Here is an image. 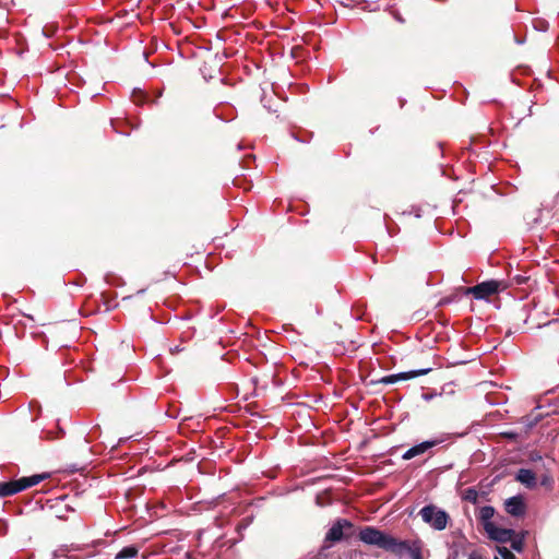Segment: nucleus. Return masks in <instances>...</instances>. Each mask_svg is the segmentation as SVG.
<instances>
[{"label": "nucleus", "mask_w": 559, "mask_h": 559, "mask_svg": "<svg viewBox=\"0 0 559 559\" xmlns=\"http://www.w3.org/2000/svg\"><path fill=\"white\" fill-rule=\"evenodd\" d=\"M359 539L366 545L377 546L395 556H403L407 552L412 559H424L421 542L401 540L373 526H365L359 531Z\"/></svg>", "instance_id": "nucleus-1"}, {"label": "nucleus", "mask_w": 559, "mask_h": 559, "mask_svg": "<svg viewBox=\"0 0 559 559\" xmlns=\"http://www.w3.org/2000/svg\"><path fill=\"white\" fill-rule=\"evenodd\" d=\"M49 473L35 474L28 477H21L19 479L0 483V497L13 496L20 491L38 485L40 481L47 479Z\"/></svg>", "instance_id": "nucleus-2"}, {"label": "nucleus", "mask_w": 559, "mask_h": 559, "mask_svg": "<svg viewBox=\"0 0 559 559\" xmlns=\"http://www.w3.org/2000/svg\"><path fill=\"white\" fill-rule=\"evenodd\" d=\"M421 520L436 531H443L449 521V514L435 504H428L420 509Z\"/></svg>", "instance_id": "nucleus-3"}, {"label": "nucleus", "mask_w": 559, "mask_h": 559, "mask_svg": "<svg viewBox=\"0 0 559 559\" xmlns=\"http://www.w3.org/2000/svg\"><path fill=\"white\" fill-rule=\"evenodd\" d=\"M503 287L504 285L502 282L491 280L467 287L466 294L473 295L476 299H487L497 294Z\"/></svg>", "instance_id": "nucleus-4"}, {"label": "nucleus", "mask_w": 559, "mask_h": 559, "mask_svg": "<svg viewBox=\"0 0 559 559\" xmlns=\"http://www.w3.org/2000/svg\"><path fill=\"white\" fill-rule=\"evenodd\" d=\"M354 524L346 519L336 520L325 534V543H337L348 536L344 533L346 528H353Z\"/></svg>", "instance_id": "nucleus-5"}, {"label": "nucleus", "mask_w": 559, "mask_h": 559, "mask_svg": "<svg viewBox=\"0 0 559 559\" xmlns=\"http://www.w3.org/2000/svg\"><path fill=\"white\" fill-rule=\"evenodd\" d=\"M485 531L489 538L499 543H508L515 535V532L511 528H501L493 523H488L485 526Z\"/></svg>", "instance_id": "nucleus-6"}, {"label": "nucleus", "mask_w": 559, "mask_h": 559, "mask_svg": "<svg viewBox=\"0 0 559 559\" xmlns=\"http://www.w3.org/2000/svg\"><path fill=\"white\" fill-rule=\"evenodd\" d=\"M430 370H431V368H425V369H418V370H412V371H407V372H400V373H395V374H390V376H385V377L381 378L378 381V383L393 384V383H396L397 381H401V380H409V379H413V378H416V377H419V376H425Z\"/></svg>", "instance_id": "nucleus-7"}, {"label": "nucleus", "mask_w": 559, "mask_h": 559, "mask_svg": "<svg viewBox=\"0 0 559 559\" xmlns=\"http://www.w3.org/2000/svg\"><path fill=\"white\" fill-rule=\"evenodd\" d=\"M440 442H441V440H438V439L424 441V442H421L419 444H416V445L412 447L411 449H408L402 455V459L403 460H411V459H413L415 456L421 455L426 451H428L429 449L438 445Z\"/></svg>", "instance_id": "nucleus-8"}, {"label": "nucleus", "mask_w": 559, "mask_h": 559, "mask_svg": "<svg viewBox=\"0 0 559 559\" xmlns=\"http://www.w3.org/2000/svg\"><path fill=\"white\" fill-rule=\"evenodd\" d=\"M506 511L513 516L525 514V503L520 496H514L506 500Z\"/></svg>", "instance_id": "nucleus-9"}, {"label": "nucleus", "mask_w": 559, "mask_h": 559, "mask_svg": "<svg viewBox=\"0 0 559 559\" xmlns=\"http://www.w3.org/2000/svg\"><path fill=\"white\" fill-rule=\"evenodd\" d=\"M515 479L527 488H535L537 485L535 473L527 468H520Z\"/></svg>", "instance_id": "nucleus-10"}, {"label": "nucleus", "mask_w": 559, "mask_h": 559, "mask_svg": "<svg viewBox=\"0 0 559 559\" xmlns=\"http://www.w3.org/2000/svg\"><path fill=\"white\" fill-rule=\"evenodd\" d=\"M495 514V509L491 506H485L479 509L478 519L485 527L486 524L492 523L490 520Z\"/></svg>", "instance_id": "nucleus-11"}, {"label": "nucleus", "mask_w": 559, "mask_h": 559, "mask_svg": "<svg viewBox=\"0 0 559 559\" xmlns=\"http://www.w3.org/2000/svg\"><path fill=\"white\" fill-rule=\"evenodd\" d=\"M139 554V547L135 545H130L123 547L116 556L115 559H130L136 557Z\"/></svg>", "instance_id": "nucleus-12"}, {"label": "nucleus", "mask_w": 559, "mask_h": 559, "mask_svg": "<svg viewBox=\"0 0 559 559\" xmlns=\"http://www.w3.org/2000/svg\"><path fill=\"white\" fill-rule=\"evenodd\" d=\"M510 542H511L512 549H514L515 551H519V552L523 550V547H524L523 536L514 535Z\"/></svg>", "instance_id": "nucleus-13"}, {"label": "nucleus", "mask_w": 559, "mask_h": 559, "mask_svg": "<svg viewBox=\"0 0 559 559\" xmlns=\"http://www.w3.org/2000/svg\"><path fill=\"white\" fill-rule=\"evenodd\" d=\"M464 499H465L466 501L472 502V503H476V502H477V500H478V491H477L476 489L468 488V489L465 491Z\"/></svg>", "instance_id": "nucleus-14"}, {"label": "nucleus", "mask_w": 559, "mask_h": 559, "mask_svg": "<svg viewBox=\"0 0 559 559\" xmlns=\"http://www.w3.org/2000/svg\"><path fill=\"white\" fill-rule=\"evenodd\" d=\"M497 551H498L499 556L501 557V559H516L514 554L512 551H510L504 546L498 547Z\"/></svg>", "instance_id": "nucleus-15"}, {"label": "nucleus", "mask_w": 559, "mask_h": 559, "mask_svg": "<svg viewBox=\"0 0 559 559\" xmlns=\"http://www.w3.org/2000/svg\"><path fill=\"white\" fill-rule=\"evenodd\" d=\"M459 547H460V542L454 543L452 545V551L449 555L448 559H457V557H459Z\"/></svg>", "instance_id": "nucleus-16"}, {"label": "nucleus", "mask_w": 559, "mask_h": 559, "mask_svg": "<svg viewBox=\"0 0 559 559\" xmlns=\"http://www.w3.org/2000/svg\"><path fill=\"white\" fill-rule=\"evenodd\" d=\"M540 484H542L543 486H551V484H552V477H551V476H549V475H544V476H543V478H542Z\"/></svg>", "instance_id": "nucleus-17"}, {"label": "nucleus", "mask_w": 559, "mask_h": 559, "mask_svg": "<svg viewBox=\"0 0 559 559\" xmlns=\"http://www.w3.org/2000/svg\"><path fill=\"white\" fill-rule=\"evenodd\" d=\"M468 559H484V557L479 551L474 550L469 554Z\"/></svg>", "instance_id": "nucleus-18"}, {"label": "nucleus", "mask_w": 559, "mask_h": 559, "mask_svg": "<svg viewBox=\"0 0 559 559\" xmlns=\"http://www.w3.org/2000/svg\"><path fill=\"white\" fill-rule=\"evenodd\" d=\"M496 559H498V558H496Z\"/></svg>", "instance_id": "nucleus-19"}]
</instances>
